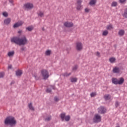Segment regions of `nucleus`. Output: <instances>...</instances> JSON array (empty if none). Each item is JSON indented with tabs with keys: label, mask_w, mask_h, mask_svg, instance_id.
<instances>
[{
	"label": "nucleus",
	"mask_w": 127,
	"mask_h": 127,
	"mask_svg": "<svg viewBox=\"0 0 127 127\" xmlns=\"http://www.w3.org/2000/svg\"><path fill=\"white\" fill-rule=\"evenodd\" d=\"M11 42L12 43H15V44H17V45H26L28 41L26 37L23 36L21 38L14 37L11 39Z\"/></svg>",
	"instance_id": "f257e3e1"
},
{
	"label": "nucleus",
	"mask_w": 127,
	"mask_h": 127,
	"mask_svg": "<svg viewBox=\"0 0 127 127\" xmlns=\"http://www.w3.org/2000/svg\"><path fill=\"white\" fill-rule=\"evenodd\" d=\"M4 124L6 125H9L10 127H13L16 125V121L14 119V117L8 116L5 119Z\"/></svg>",
	"instance_id": "f03ea898"
},
{
	"label": "nucleus",
	"mask_w": 127,
	"mask_h": 127,
	"mask_svg": "<svg viewBox=\"0 0 127 127\" xmlns=\"http://www.w3.org/2000/svg\"><path fill=\"white\" fill-rule=\"evenodd\" d=\"M124 82H125V79L123 77L121 78L119 80L118 78H112V83L115 85H122L124 84Z\"/></svg>",
	"instance_id": "7ed1b4c3"
},
{
	"label": "nucleus",
	"mask_w": 127,
	"mask_h": 127,
	"mask_svg": "<svg viewBox=\"0 0 127 127\" xmlns=\"http://www.w3.org/2000/svg\"><path fill=\"white\" fill-rule=\"evenodd\" d=\"M41 74L44 80H46V79L49 77V72L46 69H42L41 70Z\"/></svg>",
	"instance_id": "20e7f679"
},
{
	"label": "nucleus",
	"mask_w": 127,
	"mask_h": 127,
	"mask_svg": "<svg viewBox=\"0 0 127 127\" xmlns=\"http://www.w3.org/2000/svg\"><path fill=\"white\" fill-rule=\"evenodd\" d=\"M23 7L25 10H30L33 8V4L32 3H26L24 4Z\"/></svg>",
	"instance_id": "39448f33"
},
{
	"label": "nucleus",
	"mask_w": 127,
	"mask_h": 127,
	"mask_svg": "<svg viewBox=\"0 0 127 127\" xmlns=\"http://www.w3.org/2000/svg\"><path fill=\"white\" fill-rule=\"evenodd\" d=\"M61 118L63 121L65 120L66 122H69V121H70V117L69 115L66 116V114L65 113H62L61 114Z\"/></svg>",
	"instance_id": "423d86ee"
},
{
	"label": "nucleus",
	"mask_w": 127,
	"mask_h": 127,
	"mask_svg": "<svg viewBox=\"0 0 127 127\" xmlns=\"http://www.w3.org/2000/svg\"><path fill=\"white\" fill-rule=\"evenodd\" d=\"M93 120L94 123H100V122L102 121V117L99 115V114H96L95 115Z\"/></svg>",
	"instance_id": "0eeeda50"
},
{
	"label": "nucleus",
	"mask_w": 127,
	"mask_h": 127,
	"mask_svg": "<svg viewBox=\"0 0 127 127\" xmlns=\"http://www.w3.org/2000/svg\"><path fill=\"white\" fill-rule=\"evenodd\" d=\"M76 48L78 51H81L83 49V45L81 42H77L76 43Z\"/></svg>",
	"instance_id": "6e6552de"
},
{
	"label": "nucleus",
	"mask_w": 127,
	"mask_h": 127,
	"mask_svg": "<svg viewBox=\"0 0 127 127\" xmlns=\"http://www.w3.org/2000/svg\"><path fill=\"white\" fill-rule=\"evenodd\" d=\"M112 72L115 74H119V73L121 72V69H120V67L118 66H115L113 68Z\"/></svg>",
	"instance_id": "1a4fd4ad"
},
{
	"label": "nucleus",
	"mask_w": 127,
	"mask_h": 127,
	"mask_svg": "<svg viewBox=\"0 0 127 127\" xmlns=\"http://www.w3.org/2000/svg\"><path fill=\"white\" fill-rule=\"evenodd\" d=\"M98 111L99 114H105L106 113V109L104 107H100L98 108Z\"/></svg>",
	"instance_id": "9d476101"
},
{
	"label": "nucleus",
	"mask_w": 127,
	"mask_h": 127,
	"mask_svg": "<svg viewBox=\"0 0 127 127\" xmlns=\"http://www.w3.org/2000/svg\"><path fill=\"white\" fill-rule=\"evenodd\" d=\"M23 24V22L20 21L17 23H16L13 26V27L14 28H16V27H19V26H21Z\"/></svg>",
	"instance_id": "9b49d317"
},
{
	"label": "nucleus",
	"mask_w": 127,
	"mask_h": 127,
	"mask_svg": "<svg viewBox=\"0 0 127 127\" xmlns=\"http://www.w3.org/2000/svg\"><path fill=\"white\" fill-rule=\"evenodd\" d=\"M64 25L65 26V27H72L73 24L72 22H65L64 23Z\"/></svg>",
	"instance_id": "f8f14e48"
},
{
	"label": "nucleus",
	"mask_w": 127,
	"mask_h": 127,
	"mask_svg": "<svg viewBox=\"0 0 127 127\" xmlns=\"http://www.w3.org/2000/svg\"><path fill=\"white\" fill-rule=\"evenodd\" d=\"M10 21H11V19L9 18H7L4 20V24H6V25H7L10 23Z\"/></svg>",
	"instance_id": "ddd939ff"
},
{
	"label": "nucleus",
	"mask_w": 127,
	"mask_h": 127,
	"mask_svg": "<svg viewBox=\"0 0 127 127\" xmlns=\"http://www.w3.org/2000/svg\"><path fill=\"white\" fill-rule=\"evenodd\" d=\"M118 34L120 36H124V35H125V30H120L119 31Z\"/></svg>",
	"instance_id": "4468645a"
},
{
	"label": "nucleus",
	"mask_w": 127,
	"mask_h": 127,
	"mask_svg": "<svg viewBox=\"0 0 127 127\" xmlns=\"http://www.w3.org/2000/svg\"><path fill=\"white\" fill-rule=\"evenodd\" d=\"M22 75V71L20 70H18L16 71V75L17 76H21Z\"/></svg>",
	"instance_id": "2eb2a0df"
},
{
	"label": "nucleus",
	"mask_w": 127,
	"mask_h": 127,
	"mask_svg": "<svg viewBox=\"0 0 127 127\" xmlns=\"http://www.w3.org/2000/svg\"><path fill=\"white\" fill-rule=\"evenodd\" d=\"M14 55V51L9 52L7 54L8 57H12Z\"/></svg>",
	"instance_id": "dca6fc26"
},
{
	"label": "nucleus",
	"mask_w": 127,
	"mask_h": 127,
	"mask_svg": "<svg viewBox=\"0 0 127 127\" xmlns=\"http://www.w3.org/2000/svg\"><path fill=\"white\" fill-rule=\"evenodd\" d=\"M104 99L106 101H108V100H110L111 99V95H110V94H106L104 95Z\"/></svg>",
	"instance_id": "f3484780"
},
{
	"label": "nucleus",
	"mask_w": 127,
	"mask_h": 127,
	"mask_svg": "<svg viewBox=\"0 0 127 127\" xmlns=\"http://www.w3.org/2000/svg\"><path fill=\"white\" fill-rule=\"evenodd\" d=\"M28 107L31 110V111H34V107L32 106V103H30L28 104Z\"/></svg>",
	"instance_id": "a211bd4d"
},
{
	"label": "nucleus",
	"mask_w": 127,
	"mask_h": 127,
	"mask_svg": "<svg viewBox=\"0 0 127 127\" xmlns=\"http://www.w3.org/2000/svg\"><path fill=\"white\" fill-rule=\"evenodd\" d=\"M109 61L110 63H115V62H116V59L115 58H110Z\"/></svg>",
	"instance_id": "6ab92c4d"
},
{
	"label": "nucleus",
	"mask_w": 127,
	"mask_h": 127,
	"mask_svg": "<svg viewBox=\"0 0 127 127\" xmlns=\"http://www.w3.org/2000/svg\"><path fill=\"white\" fill-rule=\"evenodd\" d=\"M38 16H40V17H43V16L44 15V13H43L42 11H39L38 12Z\"/></svg>",
	"instance_id": "aec40b11"
},
{
	"label": "nucleus",
	"mask_w": 127,
	"mask_h": 127,
	"mask_svg": "<svg viewBox=\"0 0 127 127\" xmlns=\"http://www.w3.org/2000/svg\"><path fill=\"white\" fill-rule=\"evenodd\" d=\"M123 16H124V17H125V18H127V8H126L124 10Z\"/></svg>",
	"instance_id": "412c9836"
},
{
	"label": "nucleus",
	"mask_w": 127,
	"mask_h": 127,
	"mask_svg": "<svg viewBox=\"0 0 127 127\" xmlns=\"http://www.w3.org/2000/svg\"><path fill=\"white\" fill-rule=\"evenodd\" d=\"M106 29L107 30H111V29H113V25L110 24L107 26Z\"/></svg>",
	"instance_id": "4be33fe9"
},
{
	"label": "nucleus",
	"mask_w": 127,
	"mask_h": 127,
	"mask_svg": "<svg viewBox=\"0 0 127 127\" xmlns=\"http://www.w3.org/2000/svg\"><path fill=\"white\" fill-rule=\"evenodd\" d=\"M96 0H91L89 2V4H90V5H94V4H96Z\"/></svg>",
	"instance_id": "5701e85b"
},
{
	"label": "nucleus",
	"mask_w": 127,
	"mask_h": 127,
	"mask_svg": "<svg viewBox=\"0 0 127 127\" xmlns=\"http://www.w3.org/2000/svg\"><path fill=\"white\" fill-rule=\"evenodd\" d=\"M33 76L34 77L35 80H39V79H40V77L37 75V74L36 73L34 74Z\"/></svg>",
	"instance_id": "b1692460"
},
{
	"label": "nucleus",
	"mask_w": 127,
	"mask_h": 127,
	"mask_svg": "<svg viewBox=\"0 0 127 127\" xmlns=\"http://www.w3.org/2000/svg\"><path fill=\"white\" fill-rule=\"evenodd\" d=\"M51 120V116H48L45 119L46 122H49Z\"/></svg>",
	"instance_id": "393cba45"
},
{
	"label": "nucleus",
	"mask_w": 127,
	"mask_h": 127,
	"mask_svg": "<svg viewBox=\"0 0 127 127\" xmlns=\"http://www.w3.org/2000/svg\"><path fill=\"white\" fill-rule=\"evenodd\" d=\"M50 54H51V50H47L45 52V55H47V56H50Z\"/></svg>",
	"instance_id": "a878e982"
},
{
	"label": "nucleus",
	"mask_w": 127,
	"mask_h": 127,
	"mask_svg": "<svg viewBox=\"0 0 127 127\" xmlns=\"http://www.w3.org/2000/svg\"><path fill=\"white\" fill-rule=\"evenodd\" d=\"M70 75H71V73H68L67 72H65L63 74V76H64V77H69Z\"/></svg>",
	"instance_id": "bb28decb"
},
{
	"label": "nucleus",
	"mask_w": 127,
	"mask_h": 127,
	"mask_svg": "<svg viewBox=\"0 0 127 127\" xmlns=\"http://www.w3.org/2000/svg\"><path fill=\"white\" fill-rule=\"evenodd\" d=\"M107 34H109V32L107 30L103 31L102 33L103 36H107Z\"/></svg>",
	"instance_id": "cd10ccee"
},
{
	"label": "nucleus",
	"mask_w": 127,
	"mask_h": 127,
	"mask_svg": "<svg viewBox=\"0 0 127 127\" xmlns=\"http://www.w3.org/2000/svg\"><path fill=\"white\" fill-rule=\"evenodd\" d=\"M78 66L77 65H75L72 67V71H76L77 69H78Z\"/></svg>",
	"instance_id": "c85d7f7f"
},
{
	"label": "nucleus",
	"mask_w": 127,
	"mask_h": 127,
	"mask_svg": "<svg viewBox=\"0 0 127 127\" xmlns=\"http://www.w3.org/2000/svg\"><path fill=\"white\" fill-rule=\"evenodd\" d=\"M70 81L71 83H74L77 82V78H71L70 79Z\"/></svg>",
	"instance_id": "c756f323"
},
{
	"label": "nucleus",
	"mask_w": 127,
	"mask_h": 127,
	"mask_svg": "<svg viewBox=\"0 0 127 127\" xmlns=\"http://www.w3.org/2000/svg\"><path fill=\"white\" fill-rule=\"evenodd\" d=\"M76 9L77 10H81V9H82V5L77 4V7H76Z\"/></svg>",
	"instance_id": "7c9ffc66"
},
{
	"label": "nucleus",
	"mask_w": 127,
	"mask_h": 127,
	"mask_svg": "<svg viewBox=\"0 0 127 127\" xmlns=\"http://www.w3.org/2000/svg\"><path fill=\"white\" fill-rule=\"evenodd\" d=\"M118 5V2L117 1H113L112 3L111 6H117Z\"/></svg>",
	"instance_id": "2f4dec72"
},
{
	"label": "nucleus",
	"mask_w": 127,
	"mask_h": 127,
	"mask_svg": "<svg viewBox=\"0 0 127 127\" xmlns=\"http://www.w3.org/2000/svg\"><path fill=\"white\" fill-rule=\"evenodd\" d=\"M27 30H28V31H31L33 29V27H27L26 28Z\"/></svg>",
	"instance_id": "473e14b6"
},
{
	"label": "nucleus",
	"mask_w": 127,
	"mask_h": 127,
	"mask_svg": "<svg viewBox=\"0 0 127 127\" xmlns=\"http://www.w3.org/2000/svg\"><path fill=\"white\" fill-rule=\"evenodd\" d=\"M2 15L5 17H7L8 14H7V12H4L2 13Z\"/></svg>",
	"instance_id": "72a5a7b5"
},
{
	"label": "nucleus",
	"mask_w": 127,
	"mask_h": 127,
	"mask_svg": "<svg viewBox=\"0 0 127 127\" xmlns=\"http://www.w3.org/2000/svg\"><path fill=\"white\" fill-rule=\"evenodd\" d=\"M59 98H58L57 96H55L54 98V101L55 102H59Z\"/></svg>",
	"instance_id": "f704fd0d"
},
{
	"label": "nucleus",
	"mask_w": 127,
	"mask_h": 127,
	"mask_svg": "<svg viewBox=\"0 0 127 127\" xmlns=\"http://www.w3.org/2000/svg\"><path fill=\"white\" fill-rule=\"evenodd\" d=\"M126 1H127V0H119L120 3H126Z\"/></svg>",
	"instance_id": "c9c22d12"
},
{
	"label": "nucleus",
	"mask_w": 127,
	"mask_h": 127,
	"mask_svg": "<svg viewBox=\"0 0 127 127\" xmlns=\"http://www.w3.org/2000/svg\"><path fill=\"white\" fill-rule=\"evenodd\" d=\"M4 76V73L0 72V78H3Z\"/></svg>",
	"instance_id": "e433bc0d"
},
{
	"label": "nucleus",
	"mask_w": 127,
	"mask_h": 127,
	"mask_svg": "<svg viewBox=\"0 0 127 127\" xmlns=\"http://www.w3.org/2000/svg\"><path fill=\"white\" fill-rule=\"evenodd\" d=\"M119 106H120V103H119V102L116 101L115 103V107L116 108H118V107H119Z\"/></svg>",
	"instance_id": "4c0bfd02"
},
{
	"label": "nucleus",
	"mask_w": 127,
	"mask_h": 127,
	"mask_svg": "<svg viewBox=\"0 0 127 127\" xmlns=\"http://www.w3.org/2000/svg\"><path fill=\"white\" fill-rule=\"evenodd\" d=\"M96 95V93L95 92H92L90 94V96L91 97H95Z\"/></svg>",
	"instance_id": "58836bf2"
},
{
	"label": "nucleus",
	"mask_w": 127,
	"mask_h": 127,
	"mask_svg": "<svg viewBox=\"0 0 127 127\" xmlns=\"http://www.w3.org/2000/svg\"><path fill=\"white\" fill-rule=\"evenodd\" d=\"M96 56H97V57H101V55H100V52H97L96 53Z\"/></svg>",
	"instance_id": "ea45409f"
},
{
	"label": "nucleus",
	"mask_w": 127,
	"mask_h": 127,
	"mask_svg": "<svg viewBox=\"0 0 127 127\" xmlns=\"http://www.w3.org/2000/svg\"><path fill=\"white\" fill-rule=\"evenodd\" d=\"M51 91H52L51 89L47 88V90H46V92H47V93H50Z\"/></svg>",
	"instance_id": "a19ab883"
},
{
	"label": "nucleus",
	"mask_w": 127,
	"mask_h": 127,
	"mask_svg": "<svg viewBox=\"0 0 127 127\" xmlns=\"http://www.w3.org/2000/svg\"><path fill=\"white\" fill-rule=\"evenodd\" d=\"M77 4L81 5V3H82V1L81 0H77Z\"/></svg>",
	"instance_id": "79ce46f5"
},
{
	"label": "nucleus",
	"mask_w": 127,
	"mask_h": 127,
	"mask_svg": "<svg viewBox=\"0 0 127 127\" xmlns=\"http://www.w3.org/2000/svg\"><path fill=\"white\" fill-rule=\"evenodd\" d=\"M90 11V9L88 8H86L85 9V12H89Z\"/></svg>",
	"instance_id": "37998d69"
},
{
	"label": "nucleus",
	"mask_w": 127,
	"mask_h": 127,
	"mask_svg": "<svg viewBox=\"0 0 127 127\" xmlns=\"http://www.w3.org/2000/svg\"><path fill=\"white\" fill-rule=\"evenodd\" d=\"M9 1L10 3H12L13 2V0H9Z\"/></svg>",
	"instance_id": "c03bdc74"
},
{
	"label": "nucleus",
	"mask_w": 127,
	"mask_h": 127,
	"mask_svg": "<svg viewBox=\"0 0 127 127\" xmlns=\"http://www.w3.org/2000/svg\"><path fill=\"white\" fill-rule=\"evenodd\" d=\"M8 69H11V65H8Z\"/></svg>",
	"instance_id": "a18cd8bd"
},
{
	"label": "nucleus",
	"mask_w": 127,
	"mask_h": 127,
	"mask_svg": "<svg viewBox=\"0 0 127 127\" xmlns=\"http://www.w3.org/2000/svg\"><path fill=\"white\" fill-rule=\"evenodd\" d=\"M12 84H14V81H11L10 85H12Z\"/></svg>",
	"instance_id": "49530a36"
},
{
	"label": "nucleus",
	"mask_w": 127,
	"mask_h": 127,
	"mask_svg": "<svg viewBox=\"0 0 127 127\" xmlns=\"http://www.w3.org/2000/svg\"><path fill=\"white\" fill-rule=\"evenodd\" d=\"M21 50H22V51H24V48H21Z\"/></svg>",
	"instance_id": "de8ad7c7"
},
{
	"label": "nucleus",
	"mask_w": 127,
	"mask_h": 127,
	"mask_svg": "<svg viewBox=\"0 0 127 127\" xmlns=\"http://www.w3.org/2000/svg\"><path fill=\"white\" fill-rule=\"evenodd\" d=\"M18 33H21V31H19L18 32Z\"/></svg>",
	"instance_id": "09e8293b"
},
{
	"label": "nucleus",
	"mask_w": 127,
	"mask_h": 127,
	"mask_svg": "<svg viewBox=\"0 0 127 127\" xmlns=\"http://www.w3.org/2000/svg\"><path fill=\"white\" fill-rule=\"evenodd\" d=\"M53 89H55V88L53 87Z\"/></svg>",
	"instance_id": "8fccbe9b"
},
{
	"label": "nucleus",
	"mask_w": 127,
	"mask_h": 127,
	"mask_svg": "<svg viewBox=\"0 0 127 127\" xmlns=\"http://www.w3.org/2000/svg\"><path fill=\"white\" fill-rule=\"evenodd\" d=\"M42 29H43V30H44V28H43Z\"/></svg>",
	"instance_id": "3c124183"
}]
</instances>
